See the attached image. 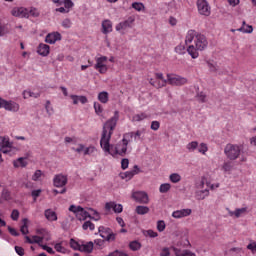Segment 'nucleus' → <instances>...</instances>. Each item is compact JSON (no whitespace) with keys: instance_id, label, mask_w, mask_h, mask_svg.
<instances>
[{"instance_id":"obj_1","label":"nucleus","mask_w":256,"mask_h":256,"mask_svg":"<svg viewBox=\"0 0 256 256\" xmlns=\"http://www.w3.org/2000/svg\"><path fill=\"white\" fill-rule=\"evenodd\" d=\"M117 121H119V111L116 110L114 112V116L108 119L103 125L100 147L104 153H108V155H111L112 157H115V155L125 157V155H127V146L129 145V140L126 138L122 139L121 150H119V145L121 144H117L114 152H111V149H113V145H111V137L113 135V131H115V127H117Z\"/></svg>"},{"instance_id":"obj_2","label":"nucleus","mask_w":256,"mask_h":256,"mask_svg":"<svg viewBox=\"0 0 256 256\" xmlns=\"http://www.w3.org/2000/svg\"><path fill=\"white\" fill-rule=\"evenodd\" d=\"M224 153L230 161H235V159H238L241 155V146L239 145H233V144H227L224 148Z\"/></svg>"},{"instance_id":"obj_3","label":"nucleus","mask_w":256,"mask_h":256,"mask_svg":"<svg viewBox=\"0 0 256 256\" xmlns=\"http://www.w3.org/2000/svg\"><path fill=\"white\" fill-rule=\"evenodd\" d=\"M167 81L169 85H175L176 87L187 84V78L175 74H167Z\"/></svg>"},{"instance_id":"obj_4","label":"nucleus","mask_w":256,"mask_h":256,"mask_svg":"<svg viewBox=\"0 0 256 256\" xmlns=\"http://www.w3.org/2000/svg\"><path fill=\"white\" fill-rule=\"evenodd\" d=\"M197 7L200 15H204L205 17H209L211 15V7H209L207 0H197Z\"/></svg>"},{"instance_id":"obj_5","label":"nucleus","mask_w":256,"mask_h":256,"mask_svg":"<svg viewBox=\"0 0 256 256\" xmlns=\"http://www.w3.org/2000/svg\"><path fill=\"white\" fill-rule=\"evenodd\" d=\"M209 45L207 37L203 34L198 33L196 35V49L197 51H205Z\"/></svg>"},{"instance_id":"obj_6","label":"nucleus","mask_w":256,"mask_h":256,"mask_svg":"<svg viewBox=\"0 0 256 256\" xmlns=\"http://www.w3.org/2000/svg\"><path fill=\"white\" fill-rule=\"evenodd\" d=\"M139 173H141V168H139L138 165H134L132 170L126 171V172H121L119 174V177L121 179H126V181H131V179L133 177H135V175H139Z\"/></svg>"},{"instance_id":"obj_7","label":"nucleus","mask_w":256,"mask_h":256,"mask_svg":"<svg viewBox=\"0 0 256 256\" xmlns=\"http://www.w3.org/2000/svg\"><path fill=\"white\" fill-rule=\"evenodd\" d=\"M132 197L137 203H142L143 205H147V203H149V195L147 192L138 191L133 193Z\"/></svg>"},{"instance_id":"obj_8","label":"nucleus","mask_w":256,"mask_h":256,"mask_svg":"<svg viewBox=\"0 0 256 256\" xmlns=\"http://www.w3.org/2000/svg\"><path fill=\"white\" fill-rule=\"evenodd\" d=\"M61 39H63L61 33L52 32L46 35L45 42L49 43L50 45H55V43H57V41H61Z\"/></svg>"},{"instance_id":"obj_9","label":"nucleus","mask_w":256,"mask_h":256,"mask_svg":"<svg viewBox=\"0 0 256 256\" xmlns=\"http://www.w3.org/2000/svg\"><path fill=\"white\" fill-rule=\"evenodd\" d=\"M94 247H95V244L93 243V241H89V242L81 241L80 253H87L89 255L90 253H93Z\"/></svg>"},{"instance_id":"obj_10","label":"nucleus","mask_w":256,"mask_h":256,"mask_svg":"<svg viewBox=\"0 0 256 256\" xmlns=\"http://www.w3.org/2000/svg\"><path fill=\"white\" fill-rule=\"evenodd\" d=\"M12 15H13V17H20L21 19H23V18L28 19L29 10H27V8H24V7L14 8L12 10Z\"/></svg>"},{"instance_id":"obj_11","label":"nucleus","mask_w":256,"mask_h":256,"mask_svg":"<svg viewBox=\"0 0 256 256\" xmlns=\"http://www.w3.org/2000/svg\"><path fill=\"white\" fill-rule=\"evenodd\" d=\"M54 187H65L67 185V176L58 174L53 179Z\"/></svg>"},{"instance_id":"obj_12","label":"nucleus","mask_w":256,"mask_h":256,"mask_svg":"<svg viewBox=\"0 0 256 256\" xmlns=\"http://www.w3.org/2000/svg\"><path fill=\"white\" fill-rule=\"evenodd\" d=\"M105 209L107 211H111V209H113L114 213H123V205L115 202H107L105 204Z\"/></svg>"},{"instance_id":"obj_13","label":"nucleus","mask_w":256,"mask_h":256,"mask_svg":"<svg viewBox=\"0 0 256 256\" xmlns=\"http://www.w3.org/2000/svg\"><path fill=\"white\" fill-rule=\"evenodd\" d=\"M191 213H192V210L189 208L176 210L172 213V217H174V219H183V217H189Z\"/></svg>"},{"instance_id":"obj_14","label":"nucleus","mask_w":256,"mask_h":256,"mask_svg":"<svg viewBox=\"0 0 256 256\" xmlns=\"http://www.w3.org/2000/svg\"><path fill=\"white\" fill-rule=\"evenodd\" d=\"M135 22V19L133 17H129L127 20L120 22L116 25V31H121L123 29H127L128 27H131L133 23Z\"/></svg>"},{"instance_id":"obj_15","label":"nucleus","mask_w":256,"mask_h":256,"mask_svg":"<svg viewBox=\"0 0 256 256\" xmlns=\"http://www.w3.org/2000/svg\"><path fill=\"white\" fill-rule=\"evenodd\" d=\"M94 68L96 69V71H98L99 73H101V75H105V73H107L108 71V67L105 64V62H101V60H98L96 58V64L94 66Z\"/></svg>"},{"instance_id":"obj_16","label":"nucleus","mask_w":256,"mask_h":256,"mask_svg":"<svg viewBox=\"0 0 256 256\" xmlns=\"http://www.w3.org/2000/svg\"><path fill=\"white\" fill-rule=\"evenodd\" d=\"M4 109L6 111H12L13 113H17V111H19V105L17 104V102L6 100L4 104Z\"/></svg>"},{"instance_id":"obj_17","label":"nucleus","mask_w":256,"mask_h":256,"mask_svg":"<svg viewBox=\"0 0 256 256\" xmlns=\"http://www.w3.org/2000/svg\"><path fill=\"white\" fill-rule=\"evenodd\" d=\"M50 47L47 44L40 43L37 48L38 55H41V57H47L49 55Z\"/></svg>"},{"instance_id":"obj_18","label":"nucleus","mask_w":256,"mask_h":256,"mask_svg":"<svg viewBox=\"0 0 256 256\" xmlns=\"http://www.w3.org/2000/svg\"><path fill=\"white\" fill-rule=\"evenodd\" d=\"M113 31V23L111 20H104L102 22V33L104 35H108V33H111Z\"/></svg>"},{"instance_id":"obj_19","label":"nucleus","mask_w":256,"mask_h":256,"mask_svg":"<svg viewBox=\"0 0 256 256\" xmlns=\"http://www.w3.org/2000/svg\"><path fill=\"white\" fill-rule=\"evenodd\" d=\"M70 98L73 101V105H77L79 102L82 103V105H85L88 101L87 96L70 95Z\"/></svg>"},{"instance_id":"obj_20","label":"nucleus","mask_w":256,"mask_h":256,"mask_svg":"<svg viewBox=\"0 0 256 256\" xmlns=\"http://www.w3.org/2000/svg\"><path fill=\"white\" fill-rule=\"evenodd\" d=\"M44 215L48 221H57V213L51 209H47Z\"/></svg>"},{"instance_id":"obj_21","label":"nucleus","mask_w":256,"mask_h":256,"mask_svg":"<svg viewBox=\"0 0 256 256\" xmlns=\"http://www.w3.org/2000/svg\"><path fill=\"white\" fill-rule=\"evenodd\" d=\"M98 101L100 103L106 104L109 103V92L107 91H102L98 94Z\"/></svg>"},{"instance_id":"obj_22","label":"nucleus","mask_w":256,"mask_h":256,"mask_svg":"<svg viewBox=\"0 0 256 256\" xmlns=\"http://www.w3.org/2000/svg\"><path fill=\"white\" fill-rule=\"evenodd\" d=\"M80 215V217H79ZM79 221H85L86 219H91V214L82 207V210L78 212Z\"/></svg>"},{"instance_id":"obj_23","label":"nucleus","mask_w":256,"mask_h":256,"mask_svg":"<svg viewBox=\"0 0 256 256\" xmlns=\"http://www.w3.org/2000/svg\"><path fill=\"white\" fill-rule=\"evenodd\" d=\"M197 35H199V33H197L195 30H189L186 35V43H193V40L195 37L197 38Z\"/></svg>"},{"instance_id":"obj_24","label":"nucleus","mask_w":256,"mask_h":256,"mask_svg":"<svg viewBox=\"0 0 256 256\" xmlns=\"http://www.w3.org/2000/svg\"><path fill=\"white\" fill-rule=\"evenodd\" d=\"M0 139H1V142H0V148L1 149H3V148L11 149L13 144L9 141V139H7V138H5L3 136H0Z\"/></svg>"},{"instance_id":"obj_25","label":"nucleus","mask_w":256,"mask_h":256,"mask_svg":"<svg viewBox=\"0 0 256 256\" xmlns=\"http://www.w3.org/2000/svg\"><path fill=\"white\" fill-rule=\"evenodd\" d=\"M173 251L176 256H192L191 251L189 250H181L179 248L174 247Z\"/></svg>"},{"instance_id":"obj_26","label":"nucleus","mask_w":256,"mask_h":256,"mask_svg":"<svg viewBox=\"0 0 256 256\" xmlns=\"http://www.w3.org/2000/svg\"><path fill=\"white\" fill-rule=\"evenodd\" d=\"M22 222H23V225L21 226L20 231H21L22 235H28L29 226L27 225V223H29V219L23 218Z\"/></svg>"},{"instance_id":"obj_27","label":"nucleus","mask_w":256,"mask_h":256,"mask_svg":"<svg viewBox=\"0 0 256 256\" xmlns=\"http://www.w3.org/2000/svg\"><path fill=\"white\" fill-rule=\"evenodd\" d=\"M187 53L192 57V59H197L199 57V52L195 49V46L191 45L187 48Z\"/></svg>"},{"instance_id":"obj_28","label":"nucleus","mask_w":256,"mask_h":256,"mask_svg":"<svg viewBox=\"0 0 256 256\" xmlns=\"http://www.w3.org/2000/svg\"><path fill=\"white\" fill-rule=\"evenodd\" d=\"M149 207L147 206H137L135 212L137 215H147L149 213Z\"/></svg>"},{"instance_id":"obj_29","label":"nucleus","mask_w":256,"mask_h":256,"mask_svg":"<svg viewBox=\"0 0 256 256\" xmlns=\"http://www.w3.org/2000/svg\"><path fill=\"white\" fill-rule=\"evenodd\" d=\"M13 165L14 167H27V161H25V158L20 157L13 161Z\"/></svg>"},{"instance_id":"obj_30","label":"nucleus","mask_w":256,"mask_h":256,"mask_svg":"<svg viewBox=\"0 0 256 256\" xmlns=\"http://www.w3.org/2000/svg\"><path fill=\"white\" fill-rule=\"evenodd\" d=\"M70 247L74 251H81V241L77 242L75 239L71 238L70 239Z\"/></svg>"},{"instance_id":"obj_31","label":"nucleus","mask_w":256,"mask_h":256,"mask_svg":"<svg viewBox=\"0 0 256 256\" xmlns=\"http://www.w3.org/2000/svg\"><path fill=\"white\" fill-rule=\"evenodd\" d=\"M142 133H144L143 130H138V131H136V132H130V133H128V134H125L124 137H131V138L134 137L135 141H137V139H141V134H142Z\"/></svg>"},{"instance_id":"obj_32","label":"nucleus","mask_w":256,"mask_h":256,"mask_svg":"<svg viewBox=\"0 0 256 256\" xmlns=\"http://www.w3.org/2000/svg\"><path fill=\"white\" fill-rule=\"evenodd\" d=\"M196 99L198 103H207V94L204 92H197Z\"/></svg>"},{"instance_id":"obj_33","label":"nucleus","mask_w":256,"mask_h":256,"mask_svg":"<svg viewBox=\"0 0 256 256\" xmlns=\"http://www.w3.org/2000/svg\"><path fill=\"white\" fill-rule=\"evenodd\" d=\"M247 212V208H237L234 212H229L231 216L235 215V217L239 218L243 213Z\"/></svg>"},{"instance_id":"obj_34","label":"nucleus","mask_w":256,"mask_h":256,"mask_svg":"<svg viewBox=\"0 0 256 256\" xmlns=\"http://www.w3.org/2000/svg\"><path fill=\"white\" fill-rule=\"evenodd\" d=\"M129 247H130L131 251H139V249H141V244L139 241L134 240L129 243Z\"/></svg>"},{"instance_id":"obj_35","label":"nucleus","mask_w":256,"mask_h":256,"mask_svg":"<svg viewBox=\"0 0 256 256\" xmlns=\"http://www.w3.org/2000/svg\"><path fill=\"white\" fill-rule=\"evenodd\" d=\"M94 111L96 115L101 117V115L103 114V106L99 102H94Z\"/></svg>"},{"instance_id":"obj_36","label":"nucleus","mask_w":256,"mask_h":256,"mask_svg":"<svg viewBox=\"0 0 256 256\" xmlns=\"http://www.w3.org/2000/svg\"><path fill=\"white\" fill-rule=\"evenodd\" d=\"M197 147H199V142L197 141H192L190 143L187 144L186 149L192 153L193 151H195V149H197Z\"/></svg>"},{"instance_id":"obj_37","label":"nucleus","mask_w":256,"mask_h":256,"mask_svg":"<svg viewBox=\"0 0 256 256\" xmlns=\"http://www.w3.org/2000/svg\"><path fill=\"white\" fill-rule=\"evenodd\" d=\"M143 235L145 237H151L152 239H155V237H159V234L157 232L153 231L152 229L144 230Z\"/></svg>"},{"instance_id":"obj_38","label":"nucleus","mask_w":256,"mask_h":256,"mask_svg":"<svg viewBox=\"0 0 256 256\" xmlns=\"http://www.w3.org/2000/svg\"><path fill=\"white\" fill-rule=\"evenodd\" d=\"M69 211L72 213H75L76 217H79V211H83V207L81 206H75V205H70Z\"/></svg>"},{"instance_id":"obj_39","label":"nucleus","mask_w":256,"mask_h":256,"mask_svg":"<svg viewBox=\"0 0 256 256\" xmlns=\"http://www.w3.org/2000/svg\"><path fill=\"white\" fill-rule=\"evenodd\" d=\"M169 179L171 183H179L181 181V175H179V173H172Z\"/></svg>"},{"instance_id":"obj_40","label":"nucleus","mask_w":256,"mask_h":256,"mask_svg":"<svg viewBox=\"0 0 256 256\" xmlns=\"http://www.w3.org/2000/svg\"><path fill=\"white\" fill-rule=\"evenodd\" d=\"M171 190V184L164 183L160 185L159 191L160 193H168Z\"/></svg>"},{"instance_id":"obj_41","label":"nucleus","mask_w":256,"mask_h":256,"mask_svg":"<svg viewBox=\"0 0 256 256\" xmlns=\"http://www.w3.org/2000/svg\"><path fill=\"white\" fill-rule=\"evenodd\" d=\"M132 9H135V11H143V9H145V5L141 2H133Z\"/></svg>"},{"instance_id":"obj_42","label":"nucleus","mask_w":256,"mask_h":256,"mask_svg":"<svg viewBox=\"0 0 256 256\" xmlns=\"http://www.w3.org/2000/svg\"><path fill=\"white\" fill-rule=\"evenodd\" d=\"M54 249L58 252V253H67V248L63 247V245L61 243H56L54 245Z\"/></svg>"},{"instance_id":"obj_43","label":"nucleus","mask_w":256,"mask_h":256,"mask_svg":"<svg viewBox=\"0 0 256 256\" xmlns=\"http://www.w3.org/2000/svg\"><path fill=\"white\" fill-rule=\"evenodd\" d=\"M102 239H105V241H115V233H113L112 231L109 232L107 235H101Z\"/></svg>"},{"instance_id":"obj_44","label":"nucleus","mask_w":256,"mask_h":256,"mask_svg":"<svg viewBox=\"0 0 256 256\" xmlns=\"http://www.w3.org/2000/svg\"><path fill=\"white\" fill-rule=\"evenodd\" d=\"M1 197H2V199H4V201H10V199H11V192L9 190H7V189H3Z\"/></svg>"},{"instance_id":"obj_45","label":"nucleus","mask_w":256,"mask_h":256,"mask_svg":"<svg viewBox=\"0 0 256 256\" xmlns=\"http://www.w3.org/2000/svg\"><path fill=\"white\" fill-rule=\"evenodd\" d=\"M40 247H41V249H43V251H46L50 255H55V251L53 250V248H51L47 244H40Z\"/></svg>"},{"instance_id":"obj_46","label":"nucleus","mask_w":256,"mask_h":256,"mask_svg":"<svg viewBox=\"0 0 256 256\" xmlns=\"http://www.w3.org/2000/svg\"><path fill=\"white\" fill-rule=\"evenodd\" d=\"M238 31H240L242 33H253V26L252 25H246V28L242 26L238 29Z\"/></svg>"},{"instance_id":"obj_47","label":"nucleus","mask_w":256,"mask_h":256,"mask_svg":"<svg viewBox=\"0 0 256 256\" xmlns=\"http://www.w3.org/2000/svg\"><path fill=\"white\" fill-rule=\"evenodd\" d=\"M165 221L163 220H158L157 221V230L159 231V233H163V231H165Z\"/></svg>"},{"instance_id":"obj_48","label":"nucleus","mask_w":256,"mask_h":256,"mask_svg":"<svg viewBox=\"0 0 256 256\" xmlns=\"http://www.w3.org/2000/svg\"><path fill=\"white\" fill-rule=\"evenodd\" d=\"M73 23L71 22V19L69 18H65L63 21H62V27H64V29H71Z\"/></svg>"},{"instance_id":"obj_49","label":"nucleus","mask_w":256,"mask_h":256,"mask_svg":"<svg viewBox=\"0 0 256 256\" xmlns=\"http://www.w3.org/2000/svg\"><path fill=\"white\" fill-rule=\"evenodd\" d=\"M222 169L225 173H229V171H232L233 169V164H231V162H224Z\"/></svg>"},{"instance_id":"obj_50","label":"nucleus","mask_w":256,"mask_h":256,"mask_svg":"<svg viewBox=\"0 0 256 256\" xmlns=\"http://www.w3.org/2000/svg\"><path fill=\"white\" fill-rule=\"evenodd\" d=\"M107 256H129V254L125 253L124 251L115 250L110 252Z\"/></svg>"},{"instance_id":"obj_51","label":"nucleus","mask_w":256,"mask_h":256,"mask_svg":"<svg viewBox=\"0 0 256 256\" xmlns=\"http://www.w3.org/2000/svg\"><path fill=\"white\" fill-rule=\"evenodd\" d=\"M121 169L125 171L126 169H129V160L127 158H123L121 160Z\"/></svg>"},{"instance_id":"obj_52","label":"nucleus","mask_w":256,"mask_h":256,"mask_svg":"<svg viewBox=\"0 0 256 256\" xmlns=\"http://www.w3.org/2000/svg\"><path fill=\"white\" fill-rule=\"evenodd\" d=\"M206 151H209V148H207V144L201 143L200 147L198 148V152L202 153V155H205Z\"/></svg>"},{"instance_id":"obj_53","label":"nucleus","mask_w":256,"mask_h":256,"mask_svg":"<svg viewBox=\"0 0 256 256\" xmlns=\"http://www.w3.org/2000/svg\"><path fill=\"white\" fill-rule=\"evenodd\" d=\"M95 151H96L95 146L84 148V155H91L95 153Z\"/></svg>"},{"instance_id":"obj_54","label":"nucleus","mask_w":256,"mask_h":256,"mask_svg":"<svg viewBox=\"0 0 256 256\" xmlns=\"http://www.w3.org/2000/svg\"><path fill=\"white\" fill-rule=\"evenodd\" d=\"M159 127H161V123H159V121H152L150 126L152 131H159Z\"/></svg>"},{"instance_id":"obj_55","label":"nucleus","mask_w":256,"mask_h":256,"mask_svg":"<svg viewBox=\"0 0 256 256\" xmlns=\"http://www.w3.org/2000/svg\"><path fill=\"white\" fill-rule=\"evenodd\" d=\"M27 95H28V97H34L35 99H37V97H39V93L35 94V92L24 91V99H27Z\"/></svg>"},{"instance_id":"obj_56","label":"nucleus","mask_w":256,"mask_h":256,"mask_svg":"<svg viewBox=\"0 0 256 256\" xmlns=\"http://www.w3.org/2000/svg\"><path fill=\"white\" fill-rule=\"evenodd\" d=\"M208 68L212 73H217V64L215 63H211V62H207Z\"/></svg>"},{"instance_id":"obj_57","label":"nucleus","mask_w":256,"mask_h":256,"mask_svg":"<svg viewBox=\"0 0 256 256\" xmlns=\"http://www.w3.org/2000/svg\"><path fill=\"white\" fill-rule=\"evenodd\" d=\"M11 219L12 221H18L19 220V210L14 209L11 213Z\"/></svg>"},{"instance_id":"obj_58","label":"nucleus","mask_w":256,"mask_h":256,"mask_svg":"<svg viewBox=\"0 0 256 256\" xmlns=\"http://www.w3.org/2000/svg\"><path fill=\"white\" fill-rule=\"evenodd\" d=\"M14 249H15V252L17 253V255H19V256L25 255V249L23 247L15 246Z\"/></svg>"},{"instance_id":"obj_59","label":"nucleus","mask_w":256,"mask_h":256,"mask_svg":"<svg viewBox=\"0 0 256 256\" xmlns=\"http://www.w3.org/2000/svg\"><path fill=\"white\" fill-rule=\"evenodd\" d=\"M41 189L32 190L31 195L34 199V201H37V197L41 195Z\"/></svg>"},{"instance_id":"obj_60","label":"nucleus","mask_w":256,"mask_h":256,"mask_svg":"<svg viewBox=\"0 0 256 256\" xmlns=\"http://www.w3.org/2000/svg\"><path fill=\"white\" fill-rule=\"evenodd\" d=\"M75 4L73 3L72 0H64V7L66 10L69 11Z\"/></svg>"},{"instance_id":"obj_61","label":"nucleus","mask_w":256,"mask_h":256,"mask_svg":"<svg viewBox=\"0 0 256 256\" xmlns=\"http://www.w3.org/2000/svg\"><path fill=\"white\" fill-rule=\"evenodd\" d=\"M176 53H178L179 55H185V47L183 45H178L175 48Z\"/></svg>"},{"instance_id":"obj_62","label":"nucleus","mask_w":256,"mask_h":256,"mask_svg":"<svg viewBox=\"0 0 256 256\" xmlns=\"http://www.w3.org/2000/svg\"><path fill=\"white\" fill-rule=\"evenodd\" d=\"M41 175H43V172H41V170H36L32 176V181H38Z\"/></svg>"},{"instance_id":"obj_63","label":"nucleus","mask_w":256,"mask_h":256,"mask_svg":"<svg viewBox=\"0 0 256 256\" xmlns=\"http://www.w3.org/2000/svg\"><path fill=\"white\" fill-rule=\"evenodd\" d=\"M8 231L10 233V235H12L13 237H19V232H17V230H15V228L8 226Z\"/></svg>"},{"instance_id":"obj_64","label":"nucleus","mask_w":256,"mask_h":256,"mask_svg":"<svg viewBox=\"0 0 256 256\" xmlns=\"http://www.w3.org/2000/svg\"><path fill=\"white\" fill-rule=\"evenodd\" d=\"M171 255V252L169 251V248L165 247L162 249L160 256H169Z\"/></svg>"}]
</instances>
